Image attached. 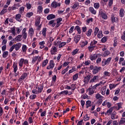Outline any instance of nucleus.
<instances>
[{
	"label": "nucleus",
	"mask_w": 125,
	"mask_h": 125,
	"mask_svg": "<svg viewBox=\"0 0 125 125\" xmlns=\"http://www.w3.org/2000/svg\"><path fill=\"white\" fill-rule=\"evenodd\" d=\"M110 54V51L106 50L104 52L103 56L104 57H106V56H108Z\"/></svg>",
	"instance_id": "46"
},
{
	"label": "nucleus",
	"mask_w": 125,
	"mask_h": 125,
	"mask_svg": "<svg viewBox=\"0 0 125 125\" xmlns=\"http://www.w3.org/2000/svg\"><path fill=\"white\" fill-rule=\"evenodd\" d=\"M33 15H34V13H33L32 12H29L27 13L25 16L26 17H27L28 18H31V17H32V16H33Z\"/></svg>",
	"instance_id": "32"
},
{
	"label": "nucleus",
	"mask_w": 125,
	"mask_h": 125,
	"mask_svg": "<svg viewBox=\"0 0 125 125\" xmlns=\"http://www.w3.org/2000/svg\"><path fill=\"white\" fill-rule=\"evenodd\" d=\"M65 45H66V42H61L59 45V48H61L63 46H65Z\"/></svg>",
	"instance_id": "49"
},
{
	"label": "nucleus",
	"mask_w": 125,
	"mask_h": 125,
	"mask_svg": "<svg viewBox=\"0 0 125 125\" xmlns=\"http://www.w3.org/2000/svg\"><path fill=\"white\" fill-rule=\"evenodd\" d=\"M90 79H91V76L90 75H88L86 76H85L84 78L83 82L85 83H87L90 81Z\"/></svg>",
	"instance_id": "6"
},
{
	"label": "nucleus",
	"mask_w": 125,
	"mask_h": 125,
	"mask_svg": "<svg viewBox=\"0 0 125 125\" xmlns=\"http://www.w3.org/2000/svg\"><path fill=\"white\" fill-rule=\"evenodd\" d=\"M117 45H118V39L117 38V37H116V38L114 39L113 46H114V47H116V46H117Z\"/></svg>",
	"instance_id": "38"
},
{
	"label": "nucleus",
	"mask_w": 125,
	"mask_h": 125,
	"mask_svg": "<svg viewBox=\"0 0 125 125\" xmlns=\"http://www.w3.org/2000/svg\"><path fill=\"white\" fill-rule=\"evenodd\" d=\"M101 42H102L104 43L106 42H107V37H104L102 39H101Z\"/></svg>",
	"instance_id": "60"
},
{
	"label": "nucleus",
	"mask_w": 125,
	"mask_h": 125,
	"mask_svg": "<svg viewBox=\"0 0 125 125\" xmlns=\"http://www.w3.org/2000/svg\"><path fill=\"white\" fill-rule=\"evenodd\" d=\"M27 45H23L22 47V50L23 51V52H27Z\"/></svg>",
	"instance_id": "47"
},
{
	"label": "nucleus",
	"mask_w": 125,
	"mask_h": 125,
	"mask_svg": "<svg viewBox=\"0 0 125 125\" xmlns=\"http://www.w3.org/2000/svg\"><path fill=\"white\" fill-rule=\"evenodd\" d=\"M21 17H22V16L21 15V14H18L16 15V17H15V19H16V20L17 21H18L19 22H21V21H22V20H21Z\"/></svg>",
	"instance_id": "12"
},
{
	"label": "nucleus",
	"mask_w": 125,
	"mask_h": 125,
	"mask_svg": "<svg viewBox=\"0 0 125 125\" xmlns=\"http://www.w3.org/2000/svg\"><path fill=\"white\" fill-rule=\"evenodd\" d=\"M79 5H80V3H79V2H76L73 4L72 8H73V9H75V8H77V7L79 6Z\"/></svg>",
	"instance_id": "39"
},
{
	"label": "nucleus",
	"mask_w": 125,
	"mask_h": 125,
	"mask_svg": "<svg viewBox=\"0 0 125 125\" xmlns=\"http://www.w3.org/2000/svg\"><path fill=\"white\" fill-rule=\"evenodd\" d=\"M39 44L40 45H41L40 48H41V49H42V48H44V47H45L44 44H45V42H39Z\"/></svg>",
	"instance_id": "24"
},
{
	"label": "nucleus",
	"mask_w": 125,
	"mask_h": 125,
	"mask_svg": "<svg viewBox=\"0 0 125 125\" xmlns=\"http://www.w3.org/2000/svg\"><path fill=\"white\" fill-rule=\"evenodd\" d=\"M82 33H85L86 32V30H87V28L86 27V26L84 25L83 27H82Z\"/></svg>",
	"instance_id": "56"
},
{
	"label": "nucleus",
	"mask_w": 125,
	"mask_h": 125,
	"mask_svg": "<svg viewBox=\"0 0 125 125\" xmlns=\"http://www.w3.org/2000/svg\"><path fill=\"white\" fill-rule=\"evenodd\" d=\"M24 64V59L23 58H21L20 60V61L19 62V65L20 66V67H23V65Z\"/></svg>",
	"instance_id": "25"
},
{
	"label": "nucleus",
	"mask_w": 125,
	"mask_h": 125,
	"mask_svg": "<svg viewBox=\"0 0 125 125\" xmlns=\"http://www.w3.org/2000/svg\"><path fill=\"white\" fill-rule=\"evenodd\" d=\"M79 78V74L78 73L75 74L73 76V81H77Z\"/></svg>",
	"instance_id": "40"
},
{
	"label": "nucleus",
	"mask_w": 125,
	"mask_h": 125,
	"mask_svg": "<svg viewBox=\"0 0 125 125\" xmlns=\"http://www.w3.org/2000/svg\"><path fill=\"white\" fill-rule=\"evenodd\" d=\"M105 65H107V62H106V59H104L102 62V66L104 67Z\"/></svg>",
	"instance_id": "54"
},
{
	"label": "nucleus",
	"mask_w": 125,
	"mask_h": 125,
	"mask_svg": "<svg viewBox=\"0 0 125 125\" xmlns=\"http://www.w3.org/2000/svg\"><path fill=\"white\" fill-rule=\"evenodd\" d=\"M47 64H48V60L46 59V60L43 61L42 64V68H43V67H45V66H46V65H47Z\"/></svg>",
	"instance_id": "21"
},
{
	"label": "nucleus",
	"mask_w": 125,
	"mask_h": 125,
	"mask_svg": "<svg viewBox=\"0 0 125 125\" xmlns=\"http://www.w3.org/2000/svg\"><path fill=\"white\" fill-rule=\"evenodd\" d=\"M99 80V77L98 75H96L93 77V78L90 81L89 83H97V82Z\"/></svg>",
	"instance_id": "5"
},
{
	"label": "nucleus",
	"mask_w": 125,
	"mask_h": 125,
	"mask_svg": "<svg viewBox=\"0 0 125 125\" xmlns=\"http://www.w3.org/2000/svg\"><path fill=\"white\" fill-rule=\"evenodd\" d=\"M111 20L112 23H117L118 21V17H115V15H111Z\"/></svg>",
	"instance_id": "7"
},
{
	"label": "nucleus",
	"mask_w": 125,
	"mask_h": 125,
	"mask_svg": "<svg viewBox=\"0 0 125 125\" xmlns=\"http://www.w3.org/2000/svg\"><path fill=\"white\" fill-rule=\"evenodd\" d=\"M38 58H39V56H35L33 57V58L31 61V63H32V65H34V64H35V63L36 62V61H37V60H38Z\"/></svg>",
	"instance_id": "29"
},
{
	"label": "nucleus",
	"mask_w": 125,
	"mask_h": 125,
	"mask_svg": "<svg viewBox=\"0 0 125 125\" xmlns=\"http://www.w3.org/2000/svg\"><path fill=\"white\" fill-rule=\"evenodd\" d=\"M103 31H102V30H100V31H99V33L98 34V39H101V38H102V37H103Z\"/></svg>",
	"instance_id": "34"
},
{
	"label": "nucleus",
	"mask_w": 125,
	"mask_h": 125,
	"mask_svg": "<svg viewBox=\"0 0 125 125\" xmlns=\"http://www.w3.org/2000/svg\"><path fill=\"white\" fill-rule=\"evenodd\" d=\"M6 12H7V9H5L4 8H3L0 12V15H3L4 14L6 13Z\"/></svg>",
	"instance_id": "45"
},
{
	"label": "nucleus",
	"mask_w": 125,
	"mask_h": 125,
	"mask_svg": "<svg viewBox=\"0 0 125 125\" xmlns=\"http://www.w3.org/2000/svg\"><path fill=\"white\" fill-rule=\"evenodd\" d=\"M28 33L30 37H33L35 33V31H34V28H33V27L30 28L28 31Z\"/></svg>",
	"instance_id": "15"
},
{
	"label": "nucleus",
	"mask_w": 125,
	"mask_h": 125,
	"mask_svg": "<svg viewBox=\"0 0 125 125\" xmlns=\"http://www.w3.org/2000/svg\"><path fill=\"white\" fill-rule=\"evenodd\" d=\"M94 7L96 9H99V7H100V4L99 3H95L94 4Z\"/></svg>",
	"instance_id": "50"
},
{
	"label": "nucleus",
	"mask_w": 125,
	"mask_h": 125,
	"mask_svg": "<svg viewBox=\"0 0 125 125\" xmlns=\"http://www.w3.org/2000/svg\"><path fill=\"white\" fill-rule=\"evenodd\" d=\"M91 34H92V29L90 28L87 31H86L85 35L87 37H90V36H91Z\"/></svg>",
	"instance_id": "20"
},
{
	"label": "nucleus",
	"mask_w": 125,
	"mask_h": 125,
	"mask_svg": "<svg viewBox=\"0 0 125 125\" xmlns=\"http://www.w3.org/2000/svg\"><path fill=\"white\" fill-rule=\"evenodd\" d=\"M21 78H22L23 80H25V79H27L28 78V73L26 72H24L21 76Z\"/></svg>",
	"instance_id": "27"
},
{
	"label": "nucleus",
	"mask_w": 125,
	"mask_h": 125,
	"mask_svg": "<svg viewBox=\"0 0 125 125\" xmlns=\"http://www.w3.org/2000/svg\"><path fill=\"white\" fill-rule=\"evenodd\" d=\"M82 44H81V47H84V46H85V45H87V43H88V41H83L82 42Z\"/></svg>",
	"instance_id": "33"
},
{
	"label": "nucleus",
	"mask_w": 125,
	"mask_h": 125,
	"mask_svg": "<svg viewBox=\"0 0 125 125\" xmlns=\"http://www.w3.org/2000/svg\"><path fill=\"white\" fill-rule=\"evenodd\" d=\"M81 38L82 37H81V35H76L74 37V42H75V43H78V42H80Z\"/></svg>",
	"instance_id": "11"
},
{
	"label": "nucleus",
	"mask_w": 125,
	"mask_h": 125,
	"mask_svg": "<svg viewBox=\"0 0 125 125\" xmlns=\"http://www.w3.org/2000/svg\"><path fill=\"white\" fill-rule=\"evenodd\" d=\"M55 66V64H54V61L53 60H50L49 62V65L47 66V70H50V69H53L54 66Z\"/></svg>",
	"instance_id": "3"
},
{
	"label": "nucleus",
	"mask_w": 125,
	"mask_h": 125,
	"mask_svg": "<svg viewBox=\"0 0 125 125\" xmlns=\"http://www.w3.org/2000/svg\"><path fill=\"white\" fill-rule=\"evenodd\" d=\"M98 32H99V28L98 27H96L94 29V35L95 37L97 36V34H98Z\"/></svg>",
	"instance_id": "28"
},
{
	"label": "nucleus",
	"mask_w": 125,
	"mask_h": 125,
	"mask_svg": "<svg viewBox=\"0 0 125 125\" xmlns=\"http://www.w3.org/2000/svg\"><path fill=\"white\" fill-rule=\"evenodd\" d=\"M55 18V15L53 14H50L47 16V20H51V19H54Z\"/></svg>",
	"instance_id": "23"
},
{
	"label": "nucleus",
	"mask_w": 125,
	"mask_h": 125,
	"mask_svg": "<svg viewBox=\"0 0 125 125\" xmlns=\"http://www.w3.org/2000/svg\"><path fill=\"white\" fill-rule=\"evenodd\" d=\"M90 22H93V18H91L90 19L86 20V23H87V24H89Z\"/></svg>",
	"instance_id": "59"
},
{
	"label": "nucleus",
	"mask_w": 125,
	"mask_h": 125,
	"mask_svg": "<svg viewBox=\"0 0 125 125\" xmlns=\"http://www.w3.org/2000/svg\"><path fill=\"white\" fill-rule=\"evenodd\" d=\"M38 11L40 13H42V6H39L38 7Z\"/></svg>",
	"instance_id": "58"
},
{
	"label": "nucleus",
	"mask_w": 125,
	"mask_h": 125,
	"mask_svg": "<svg viewBox=\"0 0 125 125\" xmlns=\"http://www.w3.org/2000/svg\"><path fill=\"white\" fill-rule=\"evenodd\" d=\"M13 68L14 69V72L16 74V72H17V70H18V63L16 62H13Z\"/></svg>",
	"instance_id": "8"
},
{
	"label": "nucleus",
	"mask_w": 125,
	"mask_h": 125,
	"mask_svg": "<svg viewBox=\"0 0 125 125\" xmlns=\"http://www.w3.org/2000/svg\"><path fill=\"white\" fill-rule=\"evenodd\" d=\"M97 58V56H95V55H91L90 56V60L93 61V60H95Z\"/></svg>",
	"instance_id": "43"
},
{
	"label": "nucleus",
	"mask_w": 125,
	"mask_h": 125,
	"mask_svg": "<svg viewBox=\"0 0 125 125\" xmlns=\"http://www.w3.org/2000/svg\"><path fill=\"white\" fill-rule=\"evenodd\" d=\"M37 98V95L36 94H32L29 96V99L31 100H34Z\"/></svg>",
	"instance_id": "41"
},
{
	"label": "nucleus",
	"mask_w": 125,
	"mask_h": 125,
	"mask_svg": "<svg viewBox=\"0 0 125 125\" xmlns=\"http://www.w3.org/2000/svg\"><path fill=\"white\" fill-rule=\"evenodd\" d=\"M28 121L29 125H31L32 124V125H33V124H34V117L33 118L32 117H29Z\"/></svg>",
	"instance_id": "26"
},
{
	"label": "nucleus",
	"mask_w": 125,
	"mask_h": 125,
	"mask_svg": "<svg viewBox=\"0 0 125 125\" xmlns=\"http://www.w3.org/2000/svg\"><path fill=\"white\" fill-rule=\"evenodd\" d=\"M94 48H95V46H90L88 47V50L90 52H92L94 50Z\"/></svg>",
	"instance_id": "37"
},
{
	"label": "nucleus",
	"mask_w": 125,
	"mask_h": 125,
	"mask_svg": "<svg viewBox=\"0 0 125 125\" xmlns=\"http://www.w3.org/2000/svg\"><path fill=\"white\" fill-rule=\"evenodd\" d=\"M99 14L104 20H107V19H108V16L107 15V14H106V12L103 11H100Z\"/></svg>",
	"instance_id": "1"
},
{
	"label": "nucleus",
	"mask_w": 125,
	"mask_h": 125,
	"mask_svg": "<svg viewBox=\"0 0 125 125\" xmlns=\"http://www.w3.org/2000/svg\"><path fill=\"white\" fill-rule=\"evenodd\" d=\"M97 43V41H95V40H94L92 42L90 43V46H95V44Z\"/></svg>",
	"instance_id": "42"
},
{
	"label": "nucleus",
	"mask_w": 125,
	"mask_h": 125,
	"mask_svg": "<svg viewBox=\"0 0 125 125\" xmlns=\"http://www.w3.org/2000/svg\"><path fill=\"white\" fill-rule=\"evenodd\" d=\"M119 16L123 18L125 16V10L123 8H121L120 10Z\"/></svg>",
	"instance_id": "18"
},
{
	"label": "nucleus",
	"mask_w": 125,
	"mask_h": 125,
	"mask_svg": "<svg viewBox=\"0 0 125 125\" xmlns=\"http://www.w3.org/2000/svg\"><path fill=\"white\" fill-rule=\"evenodd\" d=\"M26 7L27 9H31V8H32V5L29 3H27L26 4Z\"/></svg>",
	"instance_id": "57"
},
{
	"label": "nucleus",
	"mask_w": 125,
	"mask_h": 125,
	"mask_svg": "<svg viewBox=\"0 0 125 125\" xmlns=\"http://www.w3.org/2000/svg\"><path fill=\"white\" fill-rule=\"evenodd\" d=\"M61 3H57V2L55 1H53L51 4V7H52V8H56L57 7L61 6Z\"/></svg>",
	"instance_id": "4"
},
{
	"label": "nucleus",
	"mask_w": 125,
	"mask_h": 125,
	"mask_svg": "<svg viewBox=\"0 0 125 125\" xmlns=\"http://www.w3.org/2000/svg\"><path fill=\"white\" fill-rule=\"evenodd\" d=\"M96 99H103V97L100 95V94L98 93L96 95Z\"/></svg>",
	"instance_id": "44"
},
{
	"label": "nucleus",
	"mask_w": 125,
	"mask_h": 125,
	"mask_svg": "<svg viewBox=\"0 0 125 125\" xmlns=\"http://www.w3.org/2000/svg\"><path fill=\"white\" fill-rule=\"evenodd\" d=\"M79 52V49H76L75 50H74L72 52L71 54L72 55H76L77 53Z\"/></svg>",
	"instance_id": "52"
},
{
	"label": "nucleus",
	"mask_w": 125,
	"mask_h": 125,
	"mask_svg": "<svg viewBox=\"0 0 125 125\" xmlns=\"http://www.w3.org/2000/svg\"><path fill=\"white\" fill-rule=\"evenodd\" d=\"M21 45L22 44L21 43H18L17 44H14V46H15L16 51H18V50L20 49V48L21 47Z\"/></svg>",
	"instance_id": "9"
},
{
	"label": "nucleus",
	"mask_w": 125,
	"mask_h": 125,
	"mask_svg": "<svg viewBox=\"0 0 125 125\" xmlns=\"http://www.w3.org/2000/svg\"><path fill=\"white\" fill-rule=\"evenodd\" d=\"M8 56V51H6L3 52L2 57L3 58H6Z\"/></svg>",
	"instance_id": "36"
},
{
	"label": "nucleus",
	"mask_w": 125,
	"mask_h": 125,
	"mask_svg": "<svg viewBox=\"0 0 125 125\" xmlns=\"http://www.w3.org/2000/svg\"><path fill=\"white\" fill-rule=\"evenodd\" d=\"M125 118H122L120 120V122H119V125H123V124H125Z\"/></svg>",
	"instance_id": "51"
},
{
	"label": "nucleus",
	"mask_w": 125,
	"mask_h": 125,
	"mask_svg": "<svg viewBox=\"0 0 125 125\" xmlns=\"http://www.w3.org/2000/svg\"><path fill=\"white\" fill-rule=\"evenodd\" d=\"M11 33L13 36H15V35H16V33H15V27H13V28H11Z\"/></svg>",
	"instance_id": "53"
},
{
	"label": "nucleus",
	"mask_w": 125,
	"mask_h": 125,
	"mask_svg": "<svg viewBox=\"0 0 125 125\" xmlns=\"http://www.w3.org/2000/svg\"><path fill=\"white\" fill-rule=\"evenodd\" d=\"M40 24H41V18L38 17L35 21V26H36V27H38Z\"/></svg>",
	"instance_id": "16"
},
{
	"label": "nucleus",
	"mask_w": 125,
	"mask_h": 125,
	"mask_svg": "<svg viewBox=\"0 0 125 125\" xmlns=\"http://www.w3.org/2000/svg\"><path fill=\"white\" fill-rule=\"evenodd\" d=\"M74 30H76L78 32V34H82V30H81V27L79 25H77L75 26Z\"/></svg>",
	"instance_id": "22"
},
{
	"label": "nucleus",
	"mask_w": 125,
	"mask_h": 125,
	"mask_svg": "<svg viewBox=\"0 0 125 125\" xmlns=\"http://www.w3.org/2000/svg\"><path fill=\"white\" fill-rule=\"evenodd\" d=\"M46 115V110H44V111L42 112L41 116V117H45Z\"/></svg>",
	"instance_id": "63"
},
{
	"label": "nucleus",
	"mask_w": 125,
	"mask_h": 125,
	"mask_svg": "<svg viewBox=\"0 0 125 125\" xmlns=\"http://www.w3.org/2000/svg\"><path fill=\"white\" fill-rule=\"evenodd\" d=\"M57 52V48L55 46H52L51 50V54L53 55L55 54V53Z\"/></svg>",
	"instance_id": "13"
},
{
	"label": "nucleus",
	"mask_w": 125,
	"mask_h": 125,
	"mask_svg": "<svg viewBox=\"0 0 125 125\" xmlns=\"http://www.w3.org/2000/svg\"><path fill=\"white\" fill-rule=\"evenodd\" d=\"M86 108H88L89 107H91V101H87L86 102Z\"/></svg>",
	"instance_id": "31"
},
{
	"label": "nucleus",
	"mask_w": 125,
	"mask_h": 125,
	"mask_svg": "<svg viewBox=\"0 0 125 125\" xmlns=\"http://www.w3.org/2000/svg\"><path fill=\"white\" fill-rule=\"evenodd\" d=\"M71 89L72 90H73V91H74V90L76 89V84L73 83L72 84H71Z\"/></svg>",
	"instance_id": "64"
},
{
	"label": "nucleus",
	"mask_w": 125,
	"mask_h": 125,
	"mask_svg": "<svg viewBox=\"0 0 125 125\" xmlns=\"http://www.w3.org/2000/svg\"><path fill=\"white\" fill-rule=\"evenodd\" d=\"M42 35L45 38L46 37V28L44 27L42 30Z\"/></svg>",
	"instance_id": "30"
},
{
	"label": "nucleus",
	"mask_w": 125,
	"mask_h": 125,
	"mask_svg": "<svg viewBox=\"0 0 125 125\" xmlns=\"http://www.w3.org/2000/svg\"><path fill=\"white\" fill-rule=\"evenodd\" d=\"M36 89H38V91L39 93H42V91L43 90V85H40L38 88V87H36Z\"/></svg>",
	"instance_id": "14"
},
{
	"label": "nucleus",
	"mask_w": 125,
	"mask_h": 125,
	"mask_svg": "<svg viewBox=\"0 0 125 125\" xmlns=\"http://www.w3.org/2000/svg\"><path fill=\"white\" fill-rule=\"evenodd\" d=\"M111 60H112L111 57H109L107 58V60H105V62H106V64H107V65H109V64H110V62H111Z\"/></svg>",
	"instance_id": "55"
},
{
	"label": "nucleus",
	"mask_w": 125,
	"mask_h": 125,
	"mask_svg": "<svg viewBox=\"0 0 125 125\" xmlns=\"http://www.w3.org/2000/svg\"><path fill=\"white\" fill-rule=\"evenodd\" d=\"M22 37V35H18L16 38H15V42H21V41H22V39H21Z\"/></svg>",
	"instance_id": "17"
},
{
	"label": "nucleus",
	"mask_w": 125,
	"mask_h": 125,
	"mask_svg": "<svg viewBox=\"0 0 125 125\" xmlns=\"http://www.w3.org/2000/svg\"><path fill=\"white\" fill-rule=\"evenodd\" d=\"M74 71H76V67L73 66L72 69H70L69 71V74L73 73V72H74Z\"/></svg>",
	"instance_id": "61"
},
{
	"label": "nucleus",
	"mask_w": 125,
	"mask_h": 125,
	"mask_svg": "<svg viewBox=\"0 0 125 125\" xmlns=\"http://www.w3.org/2000/svg\"><path fill=\"white\" fill-rule=\"evenodd\" d=\"M89 11L92 13V14H94V15L96 14V10H94V8L93 7H90L89 8Z\"/></svg>",
	"instance_id": "19"
},
{
	"label": "nucleus",
	"mask_w": 125,
	"mask_h": 125,
	"mask_svg": "<svg viewBox=\"0 0 125 125\" xmlns=\"http://www.w3.org/2000/svg\"><path fill=\"white\" fill-rule=\"evenodd\" d=\"M61 43V41H58L57 42H54V45H55V46H58V45L59 46V44Z\"/></svg>",
	"instance_id": "62"
},
{
	"label": "nucleus",
	"mask_w": 125,
	"mask_h": 125,
	"mask_svg": "<svg viewBox=\"0 0 125 125\" xmlns=\"http://www.w3.org/2000/svg\"><path fill=\"white\" fill-rule=\"evenodd\" d=\"M101 69H102V68L101 66H94V69L92 71L93 74L94 75H96V74H97V73H98L99 71L101 70Z\"/></svg>",
	"instance_id": "2"
},
{
	"label": "nucleus",
	"mask_w": 125,
	"mask_h": 125,
	"mask_svg": "<svg viewBox=\"0 0 125 125\" xmlns=\"http://www.w3.org/2000/svg\"><path fill=\"white\" fill-rule=\"evenodd\" d=\"M22 26H20L19 27H16L17 33L19 34L21 33V31H22Z\"/></svg>",
	"instance_id": "35"
},
{
	"label": "nucleus",
	"mask_w": 125,
	"mask_h": 125,
	"mask_svg": "<svg viewBox=\"0 0 125 125\" xmlns=\"http://www.w3.org/2000/svg\"><path fill=\"white\" fill-rule=\"evenodd\" d=\"M87 90L88 91L89 95H92L94 93V91H95L92 89V85H91Z\"/></svg>",
	"instance_id": "10"
},
{
	"label": "nucleus",
	"mask_w": 125,
	"mask_h": 125,
	"mask_svg": "<svg viewBox=\"0 0 125 125\" xmlns=\"http://www.w3.org/2000/svg\"><path fill=\"white\" fill-rule=\"evenodd\" d=\"M24 10H25V7L23 6L21 7L19 10L20 13L21 14L24 13Z\"/></svg>",
	"instance_id": "48"
}]
</instances>
